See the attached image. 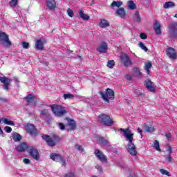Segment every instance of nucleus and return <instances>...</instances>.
<instances>
[{
  "label": "nucleus",
  "instance_id": "473e14b6",
  "mask_svg": "<svg viewBox=\"0 0 177 177\" xmlns=\"http://www.w3.org/2000/svg\"><path fill=\"white\" fill-rule=\"evenodd\" d=\"M12 139L15 140V142H20L21 140V136L17 133H15L12 136Z\"/></svg>",
  "mask_w": 177,
  "mask_h": 177
},
{
  "label": "nucleus",
  "instance_id": "a18cd8bd",
  "mask_svg": "<svg viewBox=\"0 0 177 177\" xmlns=\"http://www.w3.org/2000/svg\"><path fill=\"white\" fill-rule=\"evenodd\" d=\"M165 160L167 161V162L172 163L174 161V159L171 158V156H165Z\"/></svg>",
  "mask_w": 177,
  "mask_h": 177
},
{
  "label": "nucleus",
  "instance_id": "dca6fc26",
  "mask_svg": "<svg viewBox=\"0 0 177 177\" xmlns=\"http://www.w3.org/2000/svg\"><path fill=\"white\" fill-rule=\"evenodd\" d=\"M28 145H27L26 143L23 142L19 144L17 147V151H20V152H23V151H28Z\"/></svg>",
  "mask_w": 177,
  "mask_h": 177
},
{
  "label": "nucleus",
  "instance_id": "c85d7f7f",
  "mask_svg": "<svg viewBox=\"0 0 177 177\" xmlns=\"http://www.w3.org/2000/svg\"><path fill=\"white\" fill-rule=\"evenodd\" d=\"M1 121H2L3 124H6V125H11L12 127H15L14 122L12 120H9L6 118H2Z\"/></svg>",
  "mask_w": 177,
  "mask_h": 177
},
{
  "label": "nucleus",
  "instance_id": "7ed1b4c3",
  "mask_svg": "<svg viewBox=\"0 0 177 177\" xmlns=\"http://www.w3.org/2000/svg\"><path fill=\"white\" fill-rule=\"evenodd\" d=\"M98 121L100 124L106 125V127H111V125H113L114 124V121H113V119L110 115L106 114L100 115L98 117Z\"/></svg>",
  "mask_w": 177,
  "mask_h": 177
},
{
  "label": "nucleus",
  "instance_id": "338daca9",
  "mask_svg": "<svg viewBox=\"0 0 177 177\" xmlns=\"http://www.w3.org/2000/svg\"><path fill=\"white\" fill-rule=\"evenodd\" d=\"M136 92H138V90H136Z\"/></svg>",
  "mask_w": 177,
  "mask_h": 177
},
{
  "label": "nucleus",
  "instance_id": "a878e982",
  "mask_svg": "<svg viewBox=\"0 0 177 177\" xmlns=\"http://www.w3.org/2000/svg\"><path fill=\"white\" fill-rule=\"evenodd\" d=\"M116 15L120 16L122 19H124L126 16L125 10L122 8H120L116 10Z\"/></svg>",
  "mask_w": 177,
  "mask_h": 177
},
{
  "label": "nucleus",
  "instance_id": "f257e3e1",
  "mask_svg": "<svg viewBox=\"0 0 177 177\" xmlns=\"http://www.w3.org/2000/svg\"><path fill=\"white\" fill-rule=\"evenodd\" d=\"M120 131L123 132L124 138H126L127 140L129 142L127 151L132 157H135L136 154H138V151H136V146L132 143L133 140V133H132V131H131L129 129H120Z\"/></svg>",
  "mask_w": 177,
  "mask_h": 177
},
{
  "label": "nucleus",
  "instance_id": "13d9d810",
  "mask_svg": "<svg viewBox=\"0 0 177 177\" xmlns=\"http://www.w3.org/2000/svg\"><path fill=\"white\" fill-rule=\"evenodd\" d=\"M126 78L128 81H131V80H132V76H131V75H126Z\"/></svg>",
  "mask_w": 177,
  "mask_h": 177
},
{
  "label": "nucleus",
  "instance_id": "72a5a7b5",
  "mask_svg": "<svg viewBox=\"0 0 177 177\" xmlns=\"http://www.w3.org/2000/svg\"><path fill=\"white\" fill-rule=\"evenodd\" d=\"M150 68H151V64L150 62L145 63V70L147 71V74H150Z\"/></svg>",
  "mask_w": 177,
  "mask_h": 177
},
{
  "label": "nucleus",
  "instance_id": "4d7b16f0",
  "mask_svg": "<svg viewBox=\"0 0 177 177\" xmlns=\"http://www.w3.org/2000/svg\"><path fill=\"white\" fill-rule=\"evenodd\" d=\"M165 136H166L167 140H171V136L170 133L165 134Z\"/></svg>",
  "mask_w": 177,
  "mask_h": 177
},
{
  "label": "nucleus",
  "instance_id": "4468645a",
  "mask_svg": "<svg viewBox=\"0 0 177 177\" xmlns=\"http://www.w3.org/2000/svg\"><path fill=\"white\" fill-rule=\"evenodd\" d=\"M10 79L6 77H0V82L3 84V89L8 91L9 89V85H10Z\"/></svg>",
  "mask_w": 177,
  "mask_h": 177
},
{
  "label": "nucleus",
  "instance_id": "39448f33",
  "mask_svg": "<svg viewBox=\"0 0 177 177\" xmlns=\"http://www.w3.org/2000/svg\"><path fill=\"white\" fill-rule=\"evenodd\" d=\"M0 41L3 46H10L12 45V42L9 41V37L4 32H0Z\"/></svg>",
  "mask_w": 177,
  "mask_h": 177
},
{
  "label": "nucleus",
  "instance_id": "a19ab883",
  "mask_svg": "<svg viewBox=\"0 0 177 177\" xmlns=\"http://www.w3.org/2000/svg\"><path fill=\"white\" fill-rule=\"evenodd\" d=\"M9 5L11 6V8H15V6L17 5V0H11L9 2Z\"/></svg>",
  "mask_w": 177,
  "mask_h": 177
},
{
  "label": "nucleus",
  "instance_id": "20e7f679",
  "mask_svg": "<svg viewBox=\"0 0 177 177\" xmlns=\"http://www.w3.org/2000/svg\"><path fill=\"white\" fill-rule=\"evenodd\" d=\"M100 95L104 100V102H107L109 103V100H114V91L112 89L107 88L105 93L100 92Z\"/></svg>",
  "mask_w": 177,
  "mask_h": 177
},
{
  "label": "nucleus",
  "instance_id": "603ef678",
  "mask_svg": "<svg viewBox=\"0 0 177 177\" xmlns=\"http://www.w3.org/2000/svg\"><path fill=\"white\" fill-rule=\"evenodd\" d=\"M23 162H24V164H26L27 165H28V164H30V160L28 158H25L23 160Z\"/></svg>",
  "mask_w": 177,
  "mask_h": 177
},
{
  "label": "nucleus",
  "instance_id": "49530a36",
  "mask_svg": "<svg viewBox=\"0 0 177 177\" xmlns=\"http://www.w3.org/2000/svg\"><path fill=\"white\" fill-rule=\"evenodd\" d=\"M28 46H30V44L28 42L23 41L22 42V47L24 49H28Z\"/></svg>",
  "mask_w": 177,
  "mask_h": 177
},
{
  "label": "nucleus",
  "instance_id": "4be33fe9",
  "mask_svg": "<svg viewBox=\"0 0 177 177\" xmlns=\"http://www.w3.org/2000/svg\"><path fill=\"white\" fill-rule=\"evenodd\" d=\"M35 48L39 50H42L44 49V41L38 39L35 42Z\"/></svg>",
  "mask_w": 177,
  "mask_h": 177
},
{
  "label": "nucleus",
  "instance_id": "e433bc0d",
  "mask_svg": "<svg viewBox=\"0 0 177 177\" xmlns=\"http://www.w3.org/2000/svg\"><path fill=\"white\" fill-rule=\"evenodd\" d=\"M75 149L78 151H80V153H85V149L82 147V146L80 145H75Z\"/></svg>",
  "mask_w": 177,
  "mask_h": 177
},
{
  "label": "nucleus",
  "instance_id": "c756f323",
  "mask_svg": "<svg viewBox=\"0 0 177 177\" xmlns=\"http://www.w3.org/2000/svg\"><path fill=\"white\" fill-rule=\"evenodd\" d=\"M68 121V126L70 127V129H75V127L77 125L75 124V120H69L68 118H66Z\"/></svg>",
  "mask_w": 177,
  "mask_h": 177
},
{
  "label": "nucleus",
  "instance_id": "423d86ee",
  "mask_svg": "<svg viewBox=\"0 0 177 177\" xmlns=\"http://www.w3.org/2000/svg\"><path fill=\"white\" fill-rule=\"evenodd\" d=\"M120 62L124 67L132 66V60H131V58L127 54H122L120 56Z\"/></svg>",
  "mask_w": 177,
  "mask_h": 177
},
{
  "label": "nucleus",
  "instance_id": "774afa93",
  "mask_svg": "<svg viewBox=\"0 0 177 177\" xmlns=\"http://www.w3.org/2000/svg\"><path fill=\"white\" fill-rule=\"evenodd\" d=\"M0 122H1V120H0Z\"/></svg>",
  "mask_w": 177,
  "mask_h": 177
},
{
  "label": "nucleus",
  "instance_id": "9d476101",
  "mask_svg": "<svg viewBox=\"0 0 177 177\" xmlns=\"http://www.w3.org/2000/svg\"><path fill=\"white\" fill-rule=\"evenodd\" d=\"M170 38H176L177 37V23L174 22L171 24L169 27Z\"/></svg>",
  "mask_w": 177,
  "mask_h": 177
},
{
  "label": "nucleus",
  "instance_id": "9b49d317",
  "mask_svg": "<svg viewBox=\"0 0 177 177\" xmlns=\"http://www.w3.org/2000/svg\"><path fill=\"white\" fill-rule=\"evenodd\" d=\"M25 100L26 102H27L28 104L36 106L37 102H38V98H37V97L34 96L32 94H29L25 97Z\"/></svg>",
  "mask_w": 177,
  "mask_h": 177
},
{
  "label": "nucleus",
  "instance_id": "58836bf2",
  "mask_svg": "<svg viewBox=\"0 0 177 177\" xmlns=\"http://www.w3.org/2000/svg\"><path fill=\"white\" fill-rule=\"evenodd\" d=\"M115 64V62H114V60H109L108 61V63H107V67H109V68H113Z\"/></svg>",
  "mask_w": 177,
  "mask_h": 177
},
{
  "label": "nucleus",
  "instance_id": "3c124183",
  "mask_svg": "<svg viewBox=\"0 0 177 177\" xmlns=\"http://www.w3.org/2000/svg\"><path fill=\"white\" fill-rule=\"evenodd\" d=\"M134 72L136 73V75H140V74H142L140 73V70H139L138 68H134Z\"/></svg>",
  "mask_w": 177,
  "mask_h": 177
},
{
  "label": "nucleus",
  "instance_id": "7c9ffc66",
  "mask_svg": "<svg viewBox=\"0 0 177 177\" xmlns=\"http://www.w3.org/2000/svg\"><path fill=\"white\" fill-rule=\"evenodd\" d=\"M98 142L100 143V145H102V146H110L109 140L104 139L103 137H100L98 140Z\"/></svg>",
  "mask_w": 177,
  "mask_h": 177
},
{
  "label": "nucleus",
  "instance_id": "4c0bfd02",
  "mask_svg": "<svg viewBox=\"0 0 177 177\" xmlns=\"http://www.w3.org/2000/svg\"><path fill=\"white\" fill-rule=\"evenodd\" d=\"M138 46L142 49V50H145V52H147L148 49L147 47H146V46H145V44H143V42L140 41L138 44Z\"/></svg>",
  "mask_w": 177,
  "mask_h": 177
},
{
  "label": "nucleus",
  "instance_id": "f8f14e48",
  "mask_svg": "<svg viewBox=\"0 0 177 177\" xmlns=\"http://www.w3.org/2000/svg\"><path fill=\"white\" fill-rule=\"evenodd\" d=\"M28 133H30V136H35L37 135V129L32 124H28L25 127Z\"/></svg>",
  "mask_w": 177,
  "mask_h": 177
},
{
  "label": "nucleus",
  "instance_id": "052dcab7",
  "mask_svg": "<svg viewBox=\"0 0 177 177\" xmlns=\"http://www.w3.org/2000/svg\"><path fill=\"white\" fill-rule=\"evenodd\" d=\"M174 17H176V19H177V14H176V15H174Z\"/></svg>",
  "mask_w": 177,
  "mask_h": 177
},
{
  "label": "nucleus",
  "instance_id": "f3484780",
  "mask_svg": "<svg viewBox=\"0 0 177 177\" xmlns=\"http://www.w3.org/2000/svg\"><path fill=\"white\" fill-rule=\"evenodd\" d=\"M107 49H109V46H107V44L105 42L102 43V44L97 48V50H98L100 53H106Z\"/></svg>",
  "mask_w": 177,
  "mask_h": 177
},
{
  "label": "nucleus",
  "instance_id": "5701e85b",
  "mask_svg": "<svg viewBox=\"0 0 177 177\" xmlns=\"http://www.w3.org/2000/svg\"><path fill=\"white\" fill-rule=\"evenodd\" d=\"M145 86L150 92H154V87L153 86V82H151V81L149 80H146Z\"/></svg>",
  "mask_w": 177,
  "mask_h": 177
},
{
  "label": "nucleus",
  "instance_id": "c03bdc74",
  "mask_svg": "<svg viewBox=\"0 0 177 177\" xmlns=\"http://www.w3.org/2000/svg\"><path fill=\"white\" fill-rule=\"evenodd\" d=\"M167 154L166 156H171V154H172V147L171 146H169L167 148Z\"/></svg>",
  "mask_w": 177,
  "mask_h": 177
},
{
  "label": "nucleus",
  "instance_id": "2eb2a0df",
  "mask_svg": "<svg viewBox=\"0 0 177 177\" xmlns=\"http://www.w3.org/2000/svg\"><path fill=\"white\" fill-rule=\"evenodd\" d=\"M167 56L171 59V60H175L176 59V51L174 49V48H169L166 50Z\"/></svg>",
  "mask_w": 177,
  "mask_h": 177
},
{
  "label": "nucleus",
  "instance_id": "ddd939ff",
  "mask_svg": "<svg viewBox=\"0 0 177 177\" xmlns=\"http://www.w3.org/2000/svg\"><path fill=\"white\" fill-rule=\"evenodd\" d=\"M95 155L96 156L97 158L101 161V162H107V157H106V155H104L103 152H102L100 150L95 149Z\"/></svg>",
  "mask_w": 177,
  "mask_h": 177
},
{
  "label": "nucleus",
  "instance_id": "8fccbe9b",
  "mask_svg": "<svg viewBox=\"0 0 177 177\" xmlns=\"http://www.w3.org/2000/svg\"><path fill=\"white\" fill-rule=\"evenodd\" d=\"M140 37L141 38V39H147V35H146V33H140Z\"/></svg>",
  "mask_w": 177,
  "mask_h": 177
},
{
  "label": "nucleus",
  "instance_id": "6e6552de",
  "mask_svg": "<svg viewBox=\"0 0 177 177\" xmlns=\"http://www.w3.org/2000/svg\"><path fill=\"white\" fill-rule=\"evenodd\" d=\"M28 153L34 158V160H39V152H38V149L34 147H29L28 148Z\"/></svg>",
  "mask_w": 177,
  "mask_h": 177
},
{
  "label": "nucleus",
  "instance_id": "2f4dec72",
  "mask_svg": "<svg viewBox=\"0 0 177 177\" xmlns=\"http://www.w3.org/2000/svg\"><path fill=\"white\" fill-rule=\"evenodd\" d=\"M122 6V1H113L111 4V8H120Z\"/></svg>",
  "mask_w": 177,
  "mask_h": 177
},
{
  "label": "nucleus",
  "instance_id": "37998d69",
  "mask_svg": "<svg viewBox=\"0 0 177 177\" xmlns=\"http://www.w3.org/2000/svg\"><path fill=\"white\" fill-rule=\"evenodd\" d=\"M67 13H68V16H69V17H73L74 16V12L73 11V10L68 8L67 10Z\"/></svg>",
  "mask_w": 177,
  "mask_h": 177
},
{
  "label": "nucleus",
  "instance_id": "a211bd4d",
  "mask_svg": "<svg viewBox=\"0 0 177 177\" xmlns=\"http://www.w3.org/2000/svg\"><path fill=\"white\" fill-rule=\"evenodd\" d=\"M153 28L157 35H160V34H161V24H160V22L156 21L154 22Z\"/></svg>",
  "mask_w": 177,
  "mask_h": 177
},
{
  "label": "nucleus",
  "instance_id": "69168bd1",
  "mask_svg": "<svg viewBox=\"0 0 177 177\" xmlns=\"http://www.w3.org/2000/svg\"><path fill=\"white\" fill-rule=\"evenodd\" d=\"M79 59H81V57H80V56H79Z\"/></svg>",
  "mask_w": 177,
  "mask_h": 177
},
{
  "label": "nucleus",
  "instance_id": "c9c22d12",
  "mask_svg": "<svg viewBox=\"0 0 177 177\" xmlns=\"http://www.w3.org/2000/svg\"><path fill=\"white\" fill-rule=\"evenodd\" d=\"M41 115H43L44 117H49V110L48 109H44L41 110L40 112Z\"/></svg>",
  "mask_w": 177,
  "mask_h": 177
},
{
  "label": "nucleus",
  "instance_id": "f03ea898",
  "mask_svg": "<svg viewBox=\"0 0 177 177\" xmlns=\"http://www.w3.org/2000/svg\"><path fill=\"white\" fill-rule=\"evenodd\" d=\"M51 110L56 117H63L67 113V110L62 105L54 104L51 106Z\"/></svg>",
  "mask_w": 177,
  "mask_h": 177
},
{
  "label": "nucleus",
  "instance_id": "79ce46f5",
  "mask_svg": "<svg viewBox=\"0 0 177 177\" xmlns=\"http://www.w3.org/2000/svg\"><path fill=\"white\" fill-rule=\"evenodd\" d=\"M73 97H74V95L73 94L68 93L64 95V98L65 99V100L67 99H73Z\"/></svg>",
  "mask_w": 177,
  "mask_h": 177
},
{
  "label": "nucleus",
  "instance_id": "0e129e2a",
  "mask_svg": "<svg viewBox=\"0 0 177 177\" xmlns=\"http://www.w3.org/2000/svg\"><path fill=\"white\" fill-rule=\"evenodd\" d=\"M16 82H17V79L15 80Z\"/></svg>",
  "mask_w": 177,
  "mask_h": 177
},
{
  "label": "nucleus",
  "instance_id": "680f3d73",
  "mask_svg": "<svg viewBox=\"0 0 177 177\" xmlns=\"http://www.w3.org/2000/svg\"><path fill=\"white\" fill-rule=\"evenodd\" d=\"M137 95H138V96H140V93H137Z\"/></svg>",
  "mask_w": 177,
  "mask_h": 177
},
{
  "label": "nucleus",
  "instance_id": "bb28decb",
  "mask_svg": "<svg viewBox=\"0 0 177 177\" xmlns=\"http://www.w3.org/2000/svg\"><path fill=\"white\" fill-rule=\"evenodd\" d=\"M79 16L81 17V19H82V20L84 21H88L89 20V19H91V17H89V15H88L87 14H84L82 10H80L79 11Z\"/></svg>",
  "mask_w": 177,
  "mask_h": 177
},
{
  "label": "nucleus",
  "instance_id": "6ab92c4d",
  "mask_svg": "<svg viewBox=\"0 0 177 177\" xmlns=\"http://www.w3.org/2000/svg\"><path fill=\"white\" fill-rule=\"evenodd\" d=\"M127 6L129 10H135L136 9V3L133 0H129L127 2Z\"/></svg>",
  "mask_w": 177,
  "mask_h": 177
},
{
  "label": "nucleus",
  "instance_id": "aec40b11",
  "mask_svg": "<svg viewBox=\"0 0 177 177\" xmlns=\"http://www.w3.org/2000/svg\"><path fill=\"white\" fill-rule=\"evenodd\" d=\"M144 131L148 133H153V132L155 131L154 126L151 124H146L144 127Z\"/></svg>",
  "mask_w": 177,
  "mask_h": 177
},
{
  "label": "nucleus",
  "instance_id": "e2e57ef3",
  "mask_svg": "<svg viewBox=\"0 0 177 177\" xmlns=\"http://www.w3.org/2000/svg\"><path fill=\"white\" fill-rule=\"evenodd\" d=\"M46 66H48V64H49V63L46 62Z\"/></svg>",
  "mask_w": 177,
  "mask_h": 177
},
{
  "label": "nucleus",
  "instance_id": "6e6d98bb",
  "mask_svg": "<svg viewBox=\"0 0 177 177\" xmlns=\"http://www.w3.org/2000/svg\"><path fill=\"white\" fill-rule=\"evenodd\" d=\"M65 177H75V176L74 175V173H68L65 176Z\"/></svg>",
  "mask_w": 177,
  "mask_h": 177
},
{
  "label": "nucleus",
  "instance_id": "de8ad7c7",
  "mask_svg": "<svg viewBox=\"0 0 177 177\" xmlns=\"http://www.w3.org/2000/svg\"><path fill=\"white\" fill-rule=\"evenodd\" d=\"M58 127L59 128V129H61V131H64L66 127L64 126V124L62 122H59L58 123Z\"/></svg>",
  "mask_w": 177,
  "mask_h": 177
},
{
  "label": "nucleus",
  "instance_id": "412c9836",
  "mask_svg": "<svg viewBox=\"0 0 177 177\" xmlns=\"http://www.w3.org/2000/svg\"><path fill=\"white\" fill-rule=\"evenodd\" d=\"M99 26L101 28H106V27L110 26V24L107 20L104 19H101Z\"/></svg>",
  "mask_w": 177,
  "mask_h": 177
},
{
  "label": "nucleus",
  "instance_id": "5fc2aeb1",
  "mask_svg": "<svg viewBox=\"0 0 177 177\" xmlns=\"http://www.w3.org/2000/svg\"><path fill=\"white\" fill-rule=\"evenodd\" d=\"M95 168H96V169H97V171H98L99 172H102V171H103V170L102 169V166H100V165H96V166H95Z\"/></svg>",
  "mask_w": 177,
  "mask_h": 177
},
{
  "label": "nucleus",
  "instance_id": "cd10ccee",
  "mask_svg": "<svg viewBox=\"0 0 177 177\" xmlns=\"http://www.w3.org/2000/svg\"><path fill=\"white\" fill-rule=\"evenodd\" d=\"M175 3L172 1H167L163 4L164 9H169L171 8H175Z\"/></svg>",
  "mask_w": 177,
  "mask_h": 177
},
{
  "label": "nucleus",
  "instance_id": "393cba45",
  "mask_svg": "<svg viewBox=\"0 0 177 177\" xmlns=\"http://www.w3.org/2000/svg\"><path fill=\"white\" fill-rule=\"evenodd\" d=\"M46 5L48 8L53 10L55 8H56V1L55 0H48Z\"/></svg>",
  "mask_w": 177,
  "mask_h": 177
},
{
  "label": "nucleus",
  "instance_id": "864d4df0",
  "mask_svg": "<svg viewBox=\"0 0 177 177\" xmlns=\"http://www.w3.org/2000/svg\"><path fill=\"white\" fill-rule=\"evenodd\" d=\"M137 131L138 132V133H140V135L141 136V139H142V138H143V134H142L143 131L140 128H138L137 129Z\"/></svg>",
  "mask_w": 177,
  "mask_h": 177
},
{
  "label": "nucleus",
  "instance_id": "ea45409f",
  "mask_svg": "<svg viewBox=\"0 0 177 177\" xmlns=\"http://www.w3.org/2000/svg\"><path fill=\"white\" fill-rule=\"evenodd\" d=\"M160 174H162V175H166L167 176H171V174H169V171H168L165 169H160Z\"/></svg>",
  "mask_w": 177,
  "mask_h": 177
},
{
  "label": "nucleus",
  "instance_id": "bf43d9fd",
  "mask_svg": "<svg viewBox=\"0 0 177 177\" xmlns=\"http://www.w3.org/2000/svg\"><path fill=\"white\" fill-rule=\"evenodd\" d=\"M0 136L3 137V131H2V129H1V127H0Z\"/></svg>",
  "mask_w": 177,
  "mask_h": 177
},
{
  "label": "nucleus",
  "instance_id": "0eeeda50",
  "mask_svg": "<svg viewBox=\"0 0 177 177\" xmlns=\"http://www.w3.org/2000/svg\"><path fill=\"white\" fill-rule=\"evenodd\" d=\"M42 139H44V140H46L47 142L48 146L53 147L56 145V140L57 139V136H53L52 137H50L47 135H44L42 136Z\"/></svg>",
  "mask_w": 177,
  "mask_h": 177
},
{
  "label": "nucleus",
  "instance_id": "1a4fd4ad",
  "mask_svg": "<svg viewBox=\"0 0 177 177\" xmlns=\"http://www.w3.org/2000/svg\"><path fill=\"white\" fill-rule=\"evenodd\" d=\"M50 158L53 161H56L57 162H60L62 165H66V160L62 157V156L57 153H52L50 155Z\"/></svg>",
  "mask_w": 177,
  "mask_h": 177
},
{
  "label": "nucleus",
  "instance_id": "b1692460",
  "mask_svg": "<svg viewBox=\"0 0 177 177\" xmlns=\"http://www.w3.org/2000/svg\"><path fill=\"white\" fill-rule=\"evenodd\" d=\"M133 21H136V23H140L142 21V18L140 17V15L139 14V11H136L133 15Z\"/></svg>",
  "mask_w": 177,
  "mask_h": 177
},
{
  "label": "nucleus",
  "instance_id": "09e8293b",
  "mask_svg": "<svg viewBox=\"0 0 177 177\" xmlns=\"http://www.w3.org/2000/svg\"><path fill=\"white\" fill-rule=\"evenodd\" d=\"M4 131L7 133H10V132H12V129L10 128V127L7 126V127H4Z\"/></svg>",
  "mask_w": 177,
  "mask_h": 177
},
{
  "label": "nucleus",
  "instance_id": "f704fd0d",
  "mask_svg": "<svg viewBox=\"0 0 177 177\" xmlns=\"http://www.w3.org/2000/svg\"><path fill=\"white\" fill-rule=\"evenodd\" d=\"M153 147H154L157 151H161V149H160V142H158L157 140L154 141Z\"/></svg>",
  "mask_w": 177,
  "mask_h": 177
}]
</instances>
